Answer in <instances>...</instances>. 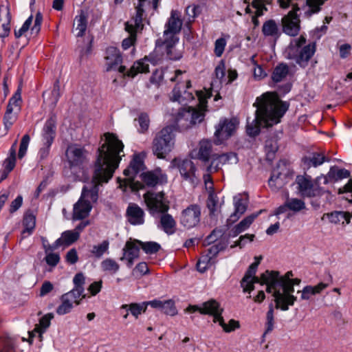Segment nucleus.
I'll list each match as a JSON object with an SVG mask.
<instances>
[{
  "label": "nucleus",
  "mask_w": 352,
  "mask_h": 352,
  "mask_svg": "<svg viewBox=\"0 0 352 352\" xmlns=\"http://www.w3.org/2000/svg\"><path fill=\"white\" fill-rule=\"evenodd\" d=\"M104 142L98 148L96 160L93 165L91 186H84L81 197L89 198L96 202L98 198L99 186L107 183L113 177L121 161L120 153L124 144L118 136L113 133H105Z\"/></svg>",
  "instance_id": "obj_1"
},
{
  "label": "nucleus",
  "mask_w": 352,
  "mask_h": 352,
  "mask_svg": "<svg viewBox=\"0 0 352 352\" xmlns=\"http://www.w3.org/2000/svg\"><path fill=\"white\" fill-rule=\"evenodd\" d=\"M256 107L255 119L246 126L247 133L251 137L259 134L262 124L267 128L279 123L289 109V103L281 100L276 93L267 92L257 98Z\"/></svg>",
  "instance_id": "obj_2"
},
{
  "label": "nucleus",
  "mask_w": 352,
  "mask_h": 352,
  "mask_svg": "<svg viewBox=\"0 0 352 352\" xmlns=\"http://www.w3.org/2000/svg\"><path fill=\"white\" fill-rule=\"evenodd\" d=\"M196 96L199 100V109L192 107L182 108L179 111L175 118L177 124L186 129L201 122L205 117L204 111H206L207 98H210V95L202 91H196Z\"/></svg>",
  "instance_id": "obj_3"
},
{
  "label": "nucleus",
  "mask_w": 352,
  "mask_h": 352,
  "mask_svg": "<svg viewBox=\"0 0 352 352\" xmlns=\"http://www.w3.org/2000/svg\"><path fill=\"white\" fill-rule=\"evenodd\" d=\"M306 42V38L303 35H300L298 38L291 41L285 52V57L294 60L301 68L308 66L309 60L316 50V42L305 45Z\"/></svg>",
  "instance_id": "obj_4"
},
{
  "label": "nucleus",
  "mask_w": 352,
  "mask_h": 352,
  "mask_svg": "<svg viewBox=\"0 0 352 352\" xmlns=\"http://www.w3.org/2000/svg\"><path fill=\"white\" fill-rule=\"evenodd\" d=\"M306 42V38L303 35H300L298 38L291 41L285 52V57L294 60L301 68L308 66L309 60L316 50V42L305 45Z\"/></svg>",
  "instance_id": "obj_5"
},
{
  "label": "nucleus",
  "mask_w": 352,
  "mask_h": 352,
  "mask_svg": "<svg viewBox=\"0 0 352 352\" xmlns=\"http://www.w3.org/2000/svg\"><path fill=\"white\" fill-rule=\"evenodd\" d=\"M175 127L166 126L157 132L153 140L152 151L158 159H165L175 146Z\"/></svg>",
  "instance_id": "obj_6"
},
{
  "label": "nucleus",
  "mask_w": 352,
  "mask_h": 352,
  "mask_svg": "<svg viewBox=\"0 0 352 352\" xmlns=\"http://www.w3.org/2000/svg\"><path fill=\"white\" fill-rule=\"evenodd\" d=\"M182 25V21L175 16V12L172 11L170 17L166 24V30L164 32V36H166L165 39L158 38L156 41L157 48L165 46L167 56L171 60L177 59L172 56V49L178 41V38L175 36V34L181 31Z\"/></svg>",
  "instance_id": "obj_7"
},
{
  "label": "nucleus",
  "mask_w": 352,
  "mask_h": 352,
  "mask_svg": "<svg viewBox=\"0 0 352 352\" xmlns=\"http://www.w3.org/2000/svg\"><path fill=\"white\" fill-rule=\"evenodd\" d=\"M321 176L317 177L314 180L311 179L309 175H297L296 178V184L299 194L302 197H318L322 196L325 190L320 185V181L322 179Z\"/></svg>",
  "instance_id": "obj_8"
},
{
  "label": "nucleus",
  "mask_w": 352,
  "mask_h": 352,
  "mask_svg": "<svg viewBox=\"0 0 352 352\" xmlns=\"http://www.w3.org/2000/svg\"><path fill=\"white\" fill-rule=\"evenodd\" d=\"M279 287L282 288V292L276 290L273 292L274 297L275 308L282 311H287L289 306L294 305L297 298L293 295L294 292V286L289 281L284 282L283 280L279 283Z\"/></svg>",
  "instance_id": "obj_9"
},
{
  "label": "nucleus",
  "mask_w": 352,
  "mask_h": 352,
  "mask_svg": "<svg viewBox=\"0 0 352 352\" xmlns=\"http://www.w3.org/2000/svg\"><path fill=\"white\" fill-rule=\"evenodd\" d=\"M291 176L287 161L279 160L268 180L270 188L274 191H278L288 183Z\"/></svg>",
  "instance_id": "obj_10"
},
{
  "label": "nucleus",
  "mask_w": 352,
  "mask_h": 352,
  "mask_svg": "<svg viewBox=\"0 0 352 352\" xmlns=\"http://www.w3.org/2000/svg\"><path fill=\"white\" fill-rule=\"evenodd\" d=\"M144 201L146 203L147 210L152 216L157 214L168 212L169 207V201L165 198L164 192H147L144 195Z\"/></svg>",
  "instance_id": "obj_11"
},
{
  "label": "nucleus",
  "mask_w": 352,
  "mask_h": 352,
  "mask_svg": "<svg viewBox=\"0 0 352 352\" xmlns=\"http://www.w3.org/2000/svg\"><path fill=\"white\" fill-rule=\"evenodd\" d=\"M239 124L236 118H223L215 126L214 142L216 145L222 144L232 136Z\"/></svg>",
  "instance_id": "obj_12"
},
{
  "label": "nucleus",
  "mask_w": 352,
  "mask_h": 352,
  "mask_svg": "<svg viewBox=\"0 0 352 352\" xmlns=\"http://www.w3.org/2000/svg\"><path fill=\"white\" fill-rule=\"evenodd\" d=\"M300 10L298 5H293V10H290L281 19L282 31L285 34L294 37L300 30V19L297 12Z\"/></svg>",
  "instance_id": "obj_13"
},
{
  "label": "nucleus",
  "mask_w": 352,
  "mask_h": 352,
  "mask_svg": "<svg viewBox=\"0 0 352 352\" xmlns=\"http://www.w3.org/2000/svg\"><path fill=\"white\" fill-rule=\"evenodd\" d=\"M162 47H157L155 45V49L153 53H151L148 56H146L143 59L138 60L133 63L131 67L127 76L129 77L133 78L139 73H147L149 72V65L145 63V60L149 61L153 65H157L162 59L164 52H160Z\"/></svg>",
  "instance_id": "obj_14"
},
{
  "label": "nucleus",
  "mask_w": 352,
  "mask_h": 352,
  "mask_svg": "<svg viewBox=\"0 0 352 352\" xmlns=\"http://www.w3.org/2000/svg\"><path fill=\"white\" fill-rule=\"evenodd\" d=\"M32 20L33 15L31 14L19 30H14V36L16 38L20 39L23 38V36L25 38L22 47H24L29 41V38L27 37L28 30H30V34L34 36H37L39 34L43 21V15L41 12H36L34 25L30 28L32 23Z\"/></svg>",
  "instance_id": "obj_15"
},
{
  "label": "nucleus",
  "mask_w": 352,
  "mask_h": 352,
  "mask_svg": "<svg viewBox=\"0 0 352 352\" xmlns=\"http://www.w3.org/2000/svg\"><path fill=\"white\" fill-rule=\"evenodd\" d=\"M170 166L172 168H177L179 169L182 177L184 180L188 181L193 186L198 184L199 179L195 175L197 168L194 163L190 160L174 158L170 162Z\"/></svg>",
  "instance_id": "obj_16"
},
{
  "label": "nucleus",
  "mask_w": 352,
  "mask_h": 352,
  "mask_svg": "<svg viewBox=\"0 0 352 352\" xmlns=\"http://www.w3.org/2000/svg\"><path fill=\"white\" fill-rule=\"evenodd\" d=\"M186 311L188 312L199 311L204 315H210L213 316V322H218L222 316L223 309L221 307L220 304L214 299H210L202 304V307L198 305H189Z\"/></svg>",
  "instance_id": "obj_17"
},
{
  "label": "nucleus",
  "mask_w": 352,
  "mask_h": 352,
  "mask_svg": "<svg viewBox=\"0 0 352 352\" xmlns=\"http://www.w3.org/2000/svg\"><path fill=\"white\" fill-rule=\"evenodd\" d=\"M86 151L83 148L77 146H69L67 149L66 156L69 167H65L63 172L65 176L71 177L69 171L72 173V169L75 167L81 166L85 160Z\"/></svg>",
  "instance_id": "obj_18"
},
{
  "label": "nucleus",
  "mask_w": 352,
  "mask_h": 352,
  "mask_svg": "<svg viewBox=\"0 0 352 352\" xmlns=\"http://www.w3.org/2000/svg\"><path fill=\"white\" fill-rule=\"evenodd\" d=\"M201 207L198 204H190L181 213L180 223L187 229L196 226L200 221Z\"/></svg>",
  "instance_id": "obj_19"
},
{
  "label": "nucleus",
  "mask_w": 352,
  "mask_h": 352,
  "mask_svg": "<svg viewBox=\"0 0 352 352\" xmlns=\"http://www.w3.org/2000/svg\"><path fill=\"white\" fill-rule=\"evenodd\" d=\"M190 87L191 82L190 80L186 81V87H184L181 82L177 83L172 91L170 100L173 102H178L183 105H186L188 102H190L195 98L192 93L187 90Z\"/></svg>",
  "instance_id": "obj_20"
},
{
  "label": "nucleus",
  "mask_w": 352,
  "mask_h": 352,
  "mask_svg": "<svg viewBox=\"0 0 352 352\" xmlns=\"http://www.w3.org/2000/svg\"><path fill=\"white\" fill-rule=\"evenodd\" d=\"M238 162L237 155L234 152L222 153L221 155L214 154L212 155L210 164L208 166V172L217 171L221 166L226 164H236Z\"/></svg>",
  "instance_id": "obj_21"
},
{
  "label": "nucleus",
  "mask_w": 352,
  "mask_h": 352,
  "mask_svg": "<svg viewBox=\"0 0 352 352\" xmlns=\"http://www.w3.org/2000/svg\"><path fill=\"white\" fill-rule=\"evenodd\" d=\"M136 239L132 240L130 239L127 241L122 249V256L120 257V261L126 260V266L131 268L133 263L134 260L138 258L140 256V247L138 243L135 242Z\"/></svg>",
  "instance_id": "obj_22"
},
{
  "label": "nucleus",
  "mask_w": 352,
  "mask_h": 352,
  "mask_svg": "<svg viewBox=\"0 0 352 352\" xmlns=\"http://www.w3.org/2000/svg\"><path fill=\"white\" fill-rule=\"evenodd\" d=\"M56 134V118L55 115H52L46 120L42 130V140L43 144L52 146Z\"/></svg>",
  "instance_id": "obj_23"
},
{
  "label": "nucleus",
  "mask_w": 352,
  "mask_h": 352,
  "mask_svg": "<svg viewBox=\"0 0 352 352\" xmlns=\"http://www.w3.org/2000/svg\"><path fill=\"white\" fill-rule=\"evenodd\" d=\"M126 216L131 225H142L144 223V211L136 204H130L128 206Z\"/></svg>",
  "instance_id": "obj_24"
},
{
  "label": "nucleus",
  "mask_w": 352,
  "mask_h": 352,
  "mask_svg": "<svg viewBox=\"0 0 352 352\" xmlns=\"http://www.w3.org/2000/svg\"><path fill=\"white\" fill-rule=\"evenodd\" d=\"M241 232L239 230V228L234 226L228 232V234H226L225 230L220 228H214L211 233L206 238L205 242L208 245H210L211 243L217 241L219 238L221 239H227L228 242L229 243V239L231 237H236L239 235Z\"/></svg>",
  "instance_id": "obj_25"
},
{
  "label": "nucleus",
  "mask_w": 352,
  "mask_h": 352,
  "mask_svg": "<svg viewBox=\"0 0 352 352\" xmlns=\"http://www.w3.org/2000/svg\"><path fill=\"white\" fill-rule=\"evenodd\" d=\"M351 175L349 170L345 168H339L337 166H331L327 175H321L323 184H327L329 182H336L344 178H349Z\"/></svg>",
  "instance_id": "obj_26"
},
{
  "label": "nucleus",
  "mask_w": 352,
  "mask_h": 352,
  "mask_svg": "<svg viewBox=\"0 0 352 352\" xmlns=\"http://www.w3.org/2000/svg\"><path fill=\"white\" fill-rule=\"evenodd\" d=\"M107 72L117 69L118 65L122 63V57L120 50L115 47H109L106 50Z\"/></svg>",
  "instance_id": "obj_27"
},
{
  "label": "nucleus",
  "mask_w": 352,
  "mask_h": 352,
  "mask_svg": "<svg viewBox=\"0 0 352 352\" xmlns=\"http://www.w3.org/2000/svg\"><path fill=\"white\" fill-rule=\"evenodd\" d=\"M278 275L279 272L274 270H266L261 274V285H267L266 292L267 293H272V290L274 292L278 290L277 287H279Z\"/></svg>",
  "instance_id": "obj_28"
},
{
  "label": "nucleus",
  "mask_w": 352,
  "mask_h": 352,
  "mask_svg": "<svg viewBox=\"0 0 352 352\" xmlns=\"http://www.w3.org/2000/svg\"><path fill=\"white\" fill-rule=\"evenodd\" d=\"M91 209V206L89 200L80 197L79 200L74 204L73 210V217L74 219L80 220L87 217Z\"/></svg>",
  "instance_id": "obj_29"
},
{
  "label": "nucleus",
  "mask_w": 352,
  "mask_h": 352,
  "mask_svg": "<svg viewBox=\"0 0 352 352\" xmlns=\"http://www.w3.org/2000/svg\"><path fill=\"white\" fill-rule=\"evenodd\" d=\"M305 169H309L311 167H318L324 162H328L329 159L322 153L318 152L310 153L308 155L304 156L302 160Z\"/></svg>",
  "instance_id": "obj_30"
},
{
  "label": "nucleus",
  "mask_w": 352,
  "mask_h": 352,
  "mask_svg": "<svg viewBox=\"0 0 352 352\" xmlns=\"http://www.w3.org/2000/svg\"><path fill=\"white\" fill-rule=\"evenodd\" d=\"M54 318L52 313H49L43 316L39 320V324L35 325V328L33 331H29V342H32V339L35 336L36 333H38L39 338H42L43 333L45 330L50 326V321Z\"/></svg>",
  "instance_id": "obj_31"
},
{
  "label": "nucleus",
  "mask_w": 352,
  "mask_h": 352,
  "mask_svg": "<svg viewBox=\"0 0 352 352\" xmlns=\"http://www.w3.org/2000/svg\"><path fill=\"white\" fill-rule=\"evenodd\" d=\"M144 166V162L141 158L135 155L131 161L129 166L124 170L123 173L129 179L133 180L135 177L140 173Z\"/></svg>",
  "instance_id": "obj_32"
},
{
  "label": "nucleus",
  "mask_w": 352,
  "mask_h": 352,
  "mask_svg": "<svg viewBox=\"0 0 352 352\" xmlns=\"http://www.w3.org/2000/svg\"><path fill=\"white\" fill-rule=\"evenodd\" d=\"M158 227L167 234H173L175 231L176 221L171 214L162 213Z\"/></svg>",
  "instance_id": "obj_33"
},
{
  "label": "nucleus",
  "mask_w": 352,
  "mask_h": 352,
  "mask_svg": "<svg viewBox=\"0 0 352 352\" xmlns=\"http://www.w3.org/2000/svg\"><path fill=\"white\" fill-rule=\"evenodd\" d=\"M23 226L24 229L21 232L22 238H25V234H31L36 226V217L32 210H26L23 215Z\"/></svg>",
  "instance_id": "obj_34"
},
{
  "label": "nucleus",
  "mask_w": 352,
  "mask_h": 352,
  "mask_svg": "<svg viewBox=\"0 0 352 352\" xmlns=\"http://www.w3.org/2000/svg\"><path fill=\"white\" fill-rule=\"evenodd\" d=\"M79 239V234L74 230H67L62 233L61 237L55 241V247L58 248L62 245L69 246Z\"/></svg>",
  "instance_id": "obj_35"
},
{
  "label": "nucleus",
  "mask_w": 352,
  "mask_h": 352,
  "mask_svg": "<svg viewBox=\"0 0 352 352\" xmlns=\"http://www.w3.org/2000/svg\"><path fill=\"white\" fill-rule=\"evenodd\" d=\"M262 33L265 36H272L278 38L281 34L278 26L273 19H269L264 22L262 26Z\"/></svg>",
  "instance_id": "obj_36"
},
{
  "label": "nucleus",
  "mask_w": 352,
  "mask_h": 352,
  "mask_svg": "<svg viewBox=\"0 0 352 352\" xmlns=\"http://www.w3.org/2000/svg\"><path fill=\"white\" fill-rule=\"evenodd\" d=\"M212 142L208 140H202L199 142L197 158L203 162H208L212 158Z\"/></svg>",
  "instance_id": "obj_37"
},
{
  "label": "nucleus",
  "mask_w": 352,
  "mask_h": 352,
  "mask_svg": "<svg viewBox=\"0 0 352 352\" xmlns=\"http://www.w3.org/2000/svg\"><path fill=\"white\" fill-rule=\"evenodd\" d=\"M278 149V140L276 137H272L266 140L265 145L266 160L267 161L272 162L275 157V154Z\"/></svg>",
  "instance_id": "obj_38"
},
{
  "label": "nucleus",
  "mask_w": 352,
  "mask_h": 352,
  "mask_svg": "<svg viewBox=\"0 0 352 352\" xmlns=\"http://www.w3.org/2000/svg\"><path fill=\"white\" fill-rule=\"evenodd\" d=\"M328 284L320 283L316 286L307 285L302 290L301 299L309 300L311 296L320 294L324 289L327 287Z\"/></svg>",
  "instance_id": "obj_39"
},
{
  "label": "nucleus",
  "mask_w": 352,
  "mask_h": 352,
  "mask_svg": "<svg viewBox=\"0 0 352 352\" xmlns=\"http://www.w3.org/2000/svg\"><path fill=\"white\" fill-rule=\"evenodd\" d=\"M218 202L219 199L213 190L210 191L206 201V206L209 210V217L210 219L214 218L217 220Z\"/></svg>",
  "instance_id": "obj_40"
},
{
  "label": "nucleus",
  "mask_w": 352,
  "mask_h": 352,
  "mask_svg": "<svg viewBox=\"0 0 352 352\" xmlns=\"http://www.w3.org/2000/svg\"><path fill=\"white\" fill-rule=\"evenodd\" d=\"M76 23L77 24L76 30H78L76 36L78 37H82L87 28V14L84 10H81L79 15L75 17L74 25Z\"/></svg>",
  "instance_id": "obj_41"
},
{
  "label": "nucleus",
  "mask_w": 352,
  "mask_h": 352,
  "mask_svg": "<svg viewBox=\"0 0 352 352\" xmlns=\"http://www.w3.org/2000/svg\"><path fill=\"white\" fill-rule=\"evenodd\" d=\"M289 74V67L286 63H279L274 69L272 74V80L274 82L282 81Z\"/></svg>",
  "instance_id": "obj_42"
},
{
  "label": "nucleus",
  "mask_w": 352,
  "mask_h": 352,
  "mask_svg": "<svg viewBox=\"0 0 352 352\" xmlns=\"http://www.w3.org/2000/svg\"><path fill=\"white\" fill-rule=\"evenodd\" d=\"M266 211L264 209L260 210L258 212H254L246 217H245L243 220H241L236 226L239 228V230L242 232L247 230L254 221L263 212Z\"/></svg>",
  "instance_id": "obj_43"
},
{
  "label": "nucleus",
  "mask_w": 352,
  "mask_h": 352,
  "mask_svg": "<svg viewBox=\"0 0 352 352\" xmlns=\"http://www.w3.org/2000/svg\"><path fill=\"white\" fill-rule=\"evenodd\" d=\"M248 208V201L239 199L234 203V212L230 215V220L235 221L245 212Z\"/></svg>",
  "instance_id": "obj_44"
},
{
  "label": "nucleus",
  "mask_w": 352,
  "mask_h": 352,
  "mask_svg": "<svg viewBox=\"0 0 352 352\" xmlns=\"http://www.w3.org/2000/svg\"><path fill=\"white\" fill-rule=\"evenodd\" d=\"M324 215H326L329 219V221L333 223H338L341 221H342L343 223L344 220L346 221V223H349L351 217L350 213L342 211H334L330 213H327Z\"/></svg>",
  "instance_id": "obj_45"
},
{
  "label": "nucleus",
  "mask_w": 352,
  "mask_h": 352,
  "mask_svg": "<svg viewBox=\"0 0 352 352\" xmlns=\"http://www.w3.org/2000/svg\"><path fill=\"white\" fill-rule=\"evenodd\" d=\"M121 309L129 311L131 314L136 318H138L142 312L144 313L146 310L145 302L142 303H131L129 305H123Z\"/></svg>",
  "instance_id": "obj_46"
},
{
  "label": "nucleus",
  "mask_w": 352,
  "mask_h": 352,
  "mask_svg": "<svg viewBox=\"0 0 352 352\" xmlns=\"http://www.w3.org/2000/svg\"><path fill=\"white\" fill-rule=\"evenodd\" d=\"M287 206L289 208V210L297 213L302 210L306 209V205L303 200L298 198H290L289 197L286 199Z\"/></svg>",
  "instance_id": "obj_47"
},
{
  "label": "nucleus",
  "mask_w": 352,
  "mask_h": 352,
  "mask_svg": "<svg viewBox=\"0 0 352 352\" xmlns=\"http://www.w3.org/2000/svg\"><path fill=\"white\" fill-rule=\"evenodd\" d=\"M61 304L57 307L56 313L58 315H65L69 313L72 308L73 304L67 294H63L60 296Z\"/></svg>",
  "instance_id": "obj_48"
},
{
  "label": "nucleus",
  "mask_w": 352,
  "mask_h": 352,
  "mask_svg": "<svg viewBox=\"0 0 352 352\" xmlns=\"http://www.w3.org/2000/svg\"><path fill=\"white\" fill-rule=\"evenodd\" d=\"M135 242L140 245L142 250L147 254H155L161 248L160 245L155 241L143 242L140 240H135Z\"/></svg>",
  "instance_id": "obj_49"
},
{
  "label": "nucleus",
  "mask_w": 352,
  "mask_h": 352,
  "mask_svg": "<svg viewBox=\"0 0 352 352\" xmlns=\"http://www.w3.org/2000/svg\"><path fill=\"white\" fill-rule=\"evenodd\" d=\"M228 245V242L227 239H221L219 238V241L217 244L212 245L208 250V254L211 257H215L219 252L224 250L227 246Z\"/></svg>",
  "instance_id": "obj_50"
},
{
  "label": "nucleus",
  "mask_w": 352,
  "mask_h": 352,
  "mask_svg": "<svg viewBox=\"0 0 352 352\" xmlns=\"http://www.w3.org/2000/svg\"><path fill=\"white\" fill-rule=\"evenodd\" d=\"M101 267L103 271L109 272L111 274L116 273L119 269V264L112 258H106L101 263Z\"/></svg>",
  "instance_id": "obj_51"
},
{
  "label": "nucleus",
  "mask_w": 352,
  "mask_h": 352,
  "mask_svg": "<svg viewBox=\"0 0 352 352\" xmlns=\"http://www.w3.org/2000/svg\"><path fill=\"white\" fill-rule=\"evenodd\" d=\"M266 320L265 331L263 336H265L266 334L270 333L274 329V306L272 303L269 305V309L266 314Z\"/></svg>",
  "instance_id": "obj_52"
},
{
  "label": "nucleus",
  "mask_w": 352,
  "mask_h": 352,
  "mask_svg": "<svg viewBox=\"0 0 352 352\" xmlns=\"http://www.w3.org/2000/svg\"><path fill=\"white\" fill-rule=\"evenodd\" d=\"M142 182L147 186L150 187L155 186L160 181V179L157 175H156L153 172H146L143 173L140 175Z\"/></svg>",
  "instance_id": "obj_53"
},
{
  "label": "nucleus",
  "mask_w": 352,
  "mask_h": 352,
  "mask_svg": "<svg viewBox=\"0 0 352 352\" xmlns=\"http://www.w3.org/2000/svg\"><path fill=\"white\" fill-rule=\"evenodd\" d=\"M160 311L169 316H175L177 313V309L175 306V302L173 300L162 301Z\"/></svg>",
  "instance_id": "obj_54"
},
{
  "label": "nucleus",
  "mask_w": 352,
  "mask_h": 352,
  "mask_svg": "<svg viewBox=\"0 0 352 352\" xmlns=\"http://www.w3.org/2000/svg\"><path fill=\"white\" fill-rule=\"evenodd\" d=\"M218 322L219 324L223 328V331L226 333L231 332L240 327L239 321H236L234 319H231L228 324H226L223 316L220 318V320L218 321Z\"/></svg>",
  "instance_id": "obj_55"
},
{
  "label": "nucleus",
  "mask_w": 352,
  "mask_h": 352,
  "mask_svg": "<svg viewBox=\"0 0 352 352\" xmlns=\"http://www.w3.org/2000/svg\"><path fill=\"white\" fill-rule=\"evenodd\" d=\"M144 3H139L136 6V14L135 16L133 18V21L135 23V26L137 28L143 29L144 25L142 23L143 14L144 12V10L143 8Z\"/></svg>",
  "instance_id": "obj_56"
},
{
  "label": "nucleus",
  "mask_w": 352,
  "mask_h": 352,
  "mask_svg": "<svg viewBox=\"0 0 352 352\" xmlns=\"http://www.w3.org/2000/svg\"><path fill=\"white\" fill-rule=\"evenodd\" d=\"M211 258L208 254L202 256L197 263L196 267L198 272L201 273L205 272L210 265Z\"/></svg>",
  "instance_id": "obj_57"
},
{
  "label": "nucleus",
  "mask_w": 352,
  "mask_h": 352,
  "mask_svg": "<svg viewBox=\"0 0 352 352\" xmlns=\"http://www.w3.org/2000/svg\"><path fill=\"white\" fill-rule=\"evenodd\" d=\"M109 245V241L107 240H104L100 244L94 245L91 253L96 258H100L108 250Z\"/></svg>",
  "instance_id": "obj_58"
},
{
  "label": "nucleus",
  "mask_w": 352,
  "mask_h": 352,
  "mask_svg": "<svg viewBox=\"0 0 352 352\" xmlns=\"http://www.w3.org/2000/svg\"><path fill=\"white\" fill-rule=\"evenodd\" d=\"M85 289H81L80 288L74 287L71 291L65 294L68 295V298H70L71 301H74L77 305L80 304V300H78L80 296H82V298L85 297V295L83 294Z\"/></svg>",
  "instance_id": "obj_59"
},
{
  "label": "nucleus",
  "mask_w": 352,
  "mask_h": 352,
  "mask_svg": "<svg viewBox=\"0 0 352 352\" xmlns=\"http://www.w3.org/2000/svg\"><path fill=\"white\" fill-rule=\"evenodd\" d=\"M30 141V137L28 134H25L22 137L18 153V157L19 159H22L25 155Z\"/></svg>",
  "instance_id": "obj_60"
},
{
  "label": "nucleus",
  "mask_w": 352,
  "mask_h": 352,
  "mask_svg": "<svg viewBox=\"0 0 352 352\" xmlns=\"http://www.w3.org/2000/svg\"><path fill=\"white\" fill-rule=\"evenodd\" d=\"M338 193H346L344 199L352 204V179H350L343 188L339 189Z\"/></svg>",
  "instance_id": "obj_61"
},
{
  "label": "nucleus",
  "mask_w": 352,
  "mask_h": 352,
  "mask_svg": "<svg viewBox=\"0 0 352 352\" xmlns=\"http://www.w3.org/2000/svg\"><path fill=\"white\" fill-rule=\"evenodd\" d=\"M258 265L259 262H254L249 266L248 269L245 273L244 276L241 279V280H243V283L250 280L251 278L255 276Z\"/></svg>",
  "instance_id": "obj_62"
},
{
  "label": "nucleus",
  "mask_w": 352,
  "mask_h": 352,
  "mask_svg": "<svg viewBox=\"0 0 352 352\" xmlns=\"http://www.w3.org/2000/svg\"><path fill=\"white\" fill-rule=\"evenodd\" d=\"M163 78V72L157 69L153 72L151 76L150 77L149 82L151 84L155 85L157 87H159Z\"/></svg>",
  "instance_id": "obj_63"
},
{
  "label": "nucleus",
  "mask_w": 352,
  "mask_h": 352,
  "mask_svg": "<svg viewBox=\"0 0 352 352\" xmlns=\"http://www.w3.org/2000/svg\"><path fill=\"white\" fill-rule=\"evenodd\" d=\"M138 121L140 126V131L142 133L146 131L150 122L148 115L146 113H141L138 118Z\"/></svg>",
  "instance_id": "obj_64"
}]
</instances>
